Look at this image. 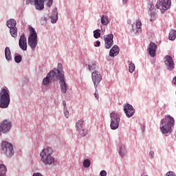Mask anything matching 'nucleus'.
<instances>
[{
    "label": "nucleus",
    "mask_w": 176,
    "mask_h": 176,
    "mask_svg": "<svg viewBox=\"0 0 176 176\" xmlns=\"http://www.w3.org/2000/svg\"><path fill=\"white\" fill-rule=\"evenodd\" d=\"M5 57L7 61H12V53L9 47L5 48Z\"/></svg>",
    "instance_id": "b1692460"
},
{
    "label": "nucleus",
    "mask_w": 176,
    "mask_h": 176,
    "mask_svg": "<svg viewBox=\"0 0 176 176\" xmlns=\"http://www.w3.org/2000/svg\"><path fill=\"white\" fill-rule=\"evenodd\" d=\"M47 20H49V16H41L40 19V23L41 25H46V24H47Z\"/></svg>",
    "instance_id": "2f4dec72"
},
{
    "label": "nucleus",
    "mask_w": 176,
    "mask_h": 176,
    "mask_svg": "<svg viewBox=\"0 0 176 176\" xmlns=\"http://www.w3.org/2000/svg\"><path fill=\"white\" fill-rule=\"evenodd\" d=\"M94 46L96 47H100V45H101V42H100V41H96L94 43Z\"/></svg>",
    "instance_id": "a19ab883"
},
{
    "label": "nucleus",
    "mask_w": 176,
    "mask_h": 176,
    "mask_svg": "<svg viewBox=\"0 0 176 176\" xmlns=\"http://www.w3.org/2000/svg\"><path fill=\"white\" fill-rule=\"evenodd\" d=\"M1 151L2 153L6 155L7 157H12L14 155L13 144L8 141H3L1 142Z\"/></svg>",
    "instance_id": "39448f33"
},
{
    "label": "nucleus",
    "mask_w": 176,
    "mask_h": 176,
    "mask_svg": "<svg viewBox=\"0 0 176 176\" xmlns=\"http://www.w3.org/2000/svg\"><path fill=\"white\" fill-rule=\"evenodd\" d=\"M105 49H111L113 46V34H109L104 36Z\"/></svg>",
    "instance_id": "2eb2a0df"
},
{
    "label": "nucleus",
    "mask_w": 176,
    "mask_h": 176,
    "mask_svg": "<svg viewBox=\"0 0 176 176\" xmlns=\"http://www.w3.org/2000/svg\"><path fill=\"white\" fill-rule=\"evenodd\" d=\"M149 12L148 14L150 15V21L152 23L156 20V8H155V6L153 4L150 3L148 5Z\"/></svg>",
    "instance_id": "a211bd4d"
},
{
    "label": "nucleus",
    "mask_w": 176,
    "mask_h": 176,
    "mask_svg": "<svg viewBox=\"0 0 176 176\" xmlns=\"http://www.w3.org/2000/svg\"><path fill=\"white\" fill-rule=\"evenodd\" d=\"M127 23H128V24H131V20H130V19H129L128 21H127Z\"/></svg>",
    "instance_id": "8fccbe9b"
},
{
    "label": "nucleus",
    "mask_w": 176,
    "mask_h": 176,
    "mask_svg": "<svg viewBox=\"0 0 176 176\" xmlns=\"http://www.w3.org/2000/svg\"><path fill=\"white\" fill-rule=\"evenodd\" d=\"M120 52V48H119V46H118V45H115L110 50L109 56L110 57H116V56L119 54Z\"/></svg>",
    "instance_id": "412c9836"
},
{
    "label": "nucleus",
    "mask_w": 176,
    "mask_h": 176,
    "mask_svg": "<svg viewBox=\"0 0 176 176\" xmlns=\"http://www.w3.org/2000/svg\"><path fill=\"white\" fill-rule=\"evenodd\" d=\"M30 34L28 38V45L31 48L32 52H35L36 46H38V34L32 26L29 27Z\"/></svg>",
    "instance_id": "20e7f679"
},
{
    "label": "nucleus",
    "mask_w": 176,
    "mask_h": 176,
    "mask_svg": "<svg viewBox=\"0 0 176 176\" xmlns=\"http://www.w3.org/2000/svg\"><path fill=\"white\" fill-rule=\"evenodd\" d=\"M16 24L17 22L13 19H10V20L7 21L6 23V25L8 27V28H16Z\"/></svg>",
    "instance_id": "a878e982"
},
{
    "label": "nucleus",
    "mask_w": 176,
    "mask_h": 176,
    "mask_svg": "<svg viewBox=\"0 0 176 176\" xmlns=\"http://www.w3.org/2000/svg\"><path fill=\"white\" fill-rule=\"evenodd\" d=\"M123 111L126 116V118H133L135 114V109L133 107V105L129 103L124 104L123 105Z\"/></svg>",
    "instance_id": "f8f14e48"
},
{
    "label": "nucleus",
    "mask_w": 176,
    "mask_h": 176,
    "mask_svg": "<svg viewBox=\"0 0 176 176\" xmlns=\"http://www.w3.org/2000/svg\"><path fill=\"white\" fill-rule=\"evenodd\" d=\"M142 26V24L141 23V21H137L135 23V28H134V25H132V29L131 31L134 32V34H140L142 31V29L141 27Z\"/></svg>",
    "instance_id": "aec40b11"
},
{
    "label": "nucleus",
    "mask_w": 176,
    "mask_h": 176,
    "mask_svg": "<svg viewBox=\"0 0 176 176\" xmlns=\"http://www.w3.org/2000/svg\"><path fill=\"white\" fill-rule=\"evenodd\" d=\"M127 2H129V0H122L123 5H126V3H127Z\"/></svg>",
    "instance_id": "09e8293b"
},
{
    "label": "nucleus",
    "mask_w": 176,
    "mask_h": 176,
    "mask_svg": "<svg viewBox=\"0 0 176 176\" xmlns=\"http://www.w3.org/2000/svg\"><path fill=\"white\" fill-rule=\"evenodd\" d=\"M82 164L85 168H89V167H90V164H91L90 160H89V159L84 160Z\"/></svg>",
    "instance_id": "f704fd0d"
},
{
    "label": "nucleus",
    "mask_w": 176,
    "mask_h": 176,
    "mask_svg": "<svg viewBox=\"0 0 176 176\" xmlns=\"http://www.w3.org/2000/svg\"><path fill=\"white\" fill-rule=\"evenodd\" d=\"M40 160L44 166H53L56 163V158L53 157V148L47 147L40 152Z\"/></svg>",
    "instance_id": "f03ea898"
},
{
    "label": "nucleus",
    "mask_w": 176,
    "mask_h": 176,
    "mask_svg": "<svg viewBox=\"0 0 176 176\" xmlns=\"http://www.w3.org/2000/svg\"><path fill=\"white\" fill-rule=\"evenodd\" d=\"M10 104V91L8 87H3L0 91V108L5 109Z\"/></svg>",
    "instance_id": "7ed1b4c3"
},
{
    "label": "nucleus",
    "mask_w": 176,
    "mask_h": 176,
    "mask_svg": "<svg viewBox=\"0 0 176 176\" xmlns=\"http://www.w3.org/2000/svg\"><path fill=\"white\" fill-rule=\"evenodd\" d=\"M88 133H89V131L86 129H84L81 131H80V135H81V137H86Z\"/></svg>",
    "instance_id": "e433bc0d"
},
{
    "label": "nucleus",
    "mask_w": 176,
    "mask_h": 176,
    "mask_svg": "<svg viewBox=\"0 0 176 176\" xmlns=\"http://www.w3.org/2000/svg\"><path fill=\"white\" fill-rule=\"evenodd\" d=\"M22 60H23V57L20 54L16 55L14 56V61L15 63H16V64H20V62L22 61Z\"/></svg>",
    "instance_id": "c9c22d12"
},
{
    "label": "nucleus",
    "mask_w": 176,
    "mask_h": 176,
    "mask_svg": "<svg viewBox=\"0 0 176 176\" xmlns=\"http://www.w3.org/2000/svg\"><path fill=\"white\" fill-rule=\"evenodd\" d=\"M46 2V6L47 8H52L53 5V0H44V3Z\"/></svg>",
    "instance_id": "4c0bfd02"
},
{
    "label": "nucleus",
    "mask_w": 176,
    "mask_h": 176,
    "mask_svg": "<svg viewBox=\"0 0 176 176\" xmlns=\"http://www.w3.org/2000/svg\"><path fill=\"white\" fill-rule=\"evenodd\" d=\"M76 128L77 131H79L80 130H82V129H83V121L82 120H78L76 123Z\"/></svg>",
    "instance_id": "473e14b6"
},
{
    "label": "nucleus",
    "mask_w": 176,
    "mask_h": 176,
    "mask_svg": "<svg viewBox=\"0 0 176 176\" xmlns=\"http://www.w3.org/2000/svg\"><path fill=\"white\" fill-rule=\"evenodd\" d=\"M149 156H151V157H152V159H153L155 157V152L153 151H150L149 152Z\"/></svg>",
    "instance_id": "79ce46f5"
},
{
    "label": "nucleus",
    "mask_w": 176,
    "mask_h": 176,
    "mask_svg": "<svg viewBox=\"0 0 176 176\" xmlns=\"http://www.w3.org/2000/svg\"><path fill=\"white\" fill-rule=\"evenodd\" d=\"M98 66H97V62L93 60L91 62H90L88 65V69L89 71L91 72V71H96V69H97Z\"/></svg>",
    "instance_id": "bb28decb"
},
{
    "label": "nucleus",
    "mask_w": 176,
    "mask_h": 176,
    "mask_svg": "<svg viewBox=\"0 0 176 176\" xmlns=\"http://www.w3.org/2000/svg\"><path fill=\"white\" fill-rule=\"evenodd\" d=\"M166 176H176V175H175V173H174L173 171H168V173H166Z\"/></svg>",
    "instance_id": "ea45409f"
},
{
    "label": "nucleus",
    "mask_w": 176,
    "mask_h": 176,
    "mask_svg": "<svg viewBox=\"0 0 176 176\" xmlns=\"http://www.w3.org/2000/svg\"><path fill=\"white\" fill-rule=\"evenodd\" d=\"M100 176H106L107 175V170H101L100 173Z\"/></svg>",
    "instance_id": "37998d69"
},
{
    "label": "nucleus",
    "mask_w": 176,
    "mask_h": 176,
    "mask_svg": "<svg viewBox=\"0 0 176 176\" xmlns=\"http://www.w3.org/2000/svg\"><path fill=\"white\" fill-rule=\"evenodd\" d=\"M10 34L12 38H17V28H10Z\"/></svg>",
    "instance_id": "7c9ffc66"
},
{
    "label": "nucleus",
    "mask_w": 176,
    "mask_h": 176,
    "mask_svg": "<svg viewBox=\"0 0 176 176\" xmlns=\"http://www.w3.org/2000/svg\"><path fill=\"white\" fill-rule=\"evenodd\" d=\"M164 63L168 71H173L174 68H175V63H174L173 57L170 55H166L164 56Z\"/></svg>",
    "instance_id": "9b49d317"
},
{
    "label": "nucleus",
    "mask_w": 176,
    "mask_h": 176,
    "mask_svg": "<svg viewBox=\"0 0 176 176\" xmlns=\"http://www.w3.org/2000/svg\"><path fill=\"white\" fill-rule=\"evenodd\" d=\"M51 23L52 24H56L57 21L58 20V12H57V8H55L50 16Z\"/></svg>",
    "instance_id": "4be33fe9"
},
{
    "label": "nucleus",
    "mask_w": 176,
    "mask_h": 176,
    "mask_svg": "<svg viewBox=\"0 0 176 176\" xmlns=\"http://www.w3.org/2000/svg\"><path fill=\"white\" fill-rule=\"evenodd\" d=\"M19 46L21 50L23 52L27 51V37H25V34L24 33H22L20 36L19 40Z\"/></svg>",
    "instance_id": "dca6fc26"
},
{
    "label": "nucleus",
    "mask_w": 176,
    "mask_h": 176,
    "mask_svg": "<svg viewBox=\"0 0 176 176\" xmlns=\"http://www.w3.org/2000/svg\"><path fill=\"white\" fill-rule=\"evenodd\" d=\"M101 30L97 29L94 31V37L95 39H98L101 36Z\"/></svg>",
    "instance_id": "72a5a7b5"
},
{
    "label": "nucleus",
    "mask_w": 176,
    "mask_h": 176,
    "mask_svg": "<svg viewBox=\"0 0 176 176\" xmlns=\"http://www.w3.org/2000/svg\"><path fill=\"white\" fill-rule=\"evenodd\" d=\"M141 130L144 133L145 131V125L144 124H141Z\"/></svg>",
    "instance_id": "a18cd8bd"
},
{
    "label": "nucleus",
    "mask_w": 176,
    "mask_h": 176,
    "mask_svg": "<svg viewBox=\"0 0 176 176\" xmlns=\"http://www.w3.org/2000/svg\"><path fill=\"white\" fill-rule=\"evenodd\" d=\"M63 113L66 119H68V118H69V111H68V108L63 109Z\"/></svg>",
    "instance_id": "58836bf2"
},
{
    "label": "nucleus",
    "mask_w": 176,
    "mask_h": 176,
    "mask_svg": "<svg viewBox=\"0 0 176 176\" xmlns=\"http://www.w3.org/2000/svg\"><path fill=\"white\" fill-rule=\"evenodd\" d=\"M102 25H108L109 24V17L107 15H102L100 17Z\"/></svg>",
    "instance_id": "393cba45"
},
{
    "label": "nucleus",
    "mask_w": 176,
    "mask_h": 176,
    "mask_svg": "<svg viewBox=\"0 0 176 176\" xmlns=\"http://www.w3.org/2000/svg\"><path fill=\"white\" fill-rule=\"evenodd\" d=\"M57 80H59V85L60 87V91L65 94L67 93V90L69 89V86L65 82V76H60V77L57 78Z\"/></svg>",
    "instance_id": "ddd939ff"
},
{
    "label": "nucleus",
    "mask_w": 176,
    "mask_h": 176,
    "mask_svg": "<svg viewBox=\"0 0 176 176\" xmlns=\"http://www.w3.org/2000/svg\"><path fill=\"white\" fill-rule=\"evenodd\" d=\"M32 176H43V175H42V174L39 173H34Z\"/></svg>",
    "instance_id": "de8ad7c7"
},
{
    "label": "nucleus",
    "mask_w": 176,
    "mask_h": 176,
    "mask_svg": "<svg viewBox=\"0 0 176 176\" xmlns=\"http://www.w3.org/2000/svg\"><path fill=\"white\" fill-rule=\"evenodd\" d=\"M120 123V115L119 113L112 111L110 113V128L111 130H118L119 129V124Z\"/></svg>",
    "instance_id": "423d86ee"
},
{
    "label": "nucleus",
    "mask_w": 176,
    "mask_h": 176,
    "mask_svg": "<svg viewBox=\"0 0 176 176\" xmlns=\"http://www.w3.org/2000/svg\"><path fill=\"white\" fill-rule=\"evenodd\" d=\"M94 96L95 98H96V100H98V92H97V91H96Z\"/></svg>",
    "instance_id": "49530a36"
},
{
    "label": "nucleus",
    "mask_w": 176,
    "mask_h": 176,
    "mask_svg": "<svg viewBox=\"0 0 176 176\" xmlns=\"http://www.w3.org/2000/svg\"><path fill=\"white\" fill-rule=\"evenodd\" d=\"M175 124V120L173 116L170 115L165 116V117L161 120L160 124V130L162 134L166 135V137H167L168 134H171Z\"/></svg>",
    "instance_id": "f257e3e1"
},
{
    "label": "nucleus",
    "mask_w": 176,
    "mask_h": 176,
    "mask_svg": "<svg viewBox=\"0 0 176 176\" xmlns=\"http://www.w3.org/2000/svg\"><path fill=\"white\" fill-rule=\"evenodd\" d=\"M156 50H157V45L153 42H150L147 52L151 57H155L156 56Z\"/></svg>",
    "instance_id": "f3484780"
},
{
    "label": "nucleus",
    "mask_w": 176,
    "mask_h": 176,
    "mask_svg": "<svg viewBox=\"0 0 176 176\" xmlns=\"http://www.w3.org/2000/svg\"><path fill=\"white\" fill-rule=\"evenodd\" d=\"M52 82H57V76L54 72H50L47 73L46 77L43 79V85H44L45 87H48Z\"/></svg>",
    "instance_id": "9d476101"
},
{
    "label": "nucleus",
    "mask_w": 176,
    "mask_h": 176,
    "mask_svg": "<svg viewBox=\"0 0 176 176\" xmlns=\"http://www.w3.org/2000/svg\"><path fill=\"white\" fill-rule=\"evenodd\" d=\"M118 153L121 157H124V156H126V153H127V149H126V146L124 144H120Z\"/></svg>",
    "instance_id": "5701e85b"
},
{
    "label": "nucleus",
    "mask_w": 176,
    "mask_h": 176,
    "mask_svg": "<svg viewBox=\"0 0 176 176\" xmlns=\"http://www.w3.org/2000/svg\"><path fill=\"white\" fill-rule=\"evenodd\" d=\"M26 5H33L36 10L42 12L45 9V0H26Z\"/></svg>",
    "instance_id": "1a4fd4ad"
},
{
    "label": "nucleus",
    "mask_w": 176,
    "mask_h": 176,
    "mask_svg": "<svg viewBox=\"0 0 176 176\" xmlns=\"http://www.w3.org/2000/svg\"><path fill=\"white\" fill-rule=\"evenodd\" d=\"M91 78H92V81L94 82V86L95 89H97V87L98 86V85H100V82L102 80V77H101V74H100V72L95 71L92 72Z\"/></svg>",
    "instance_id": "4468645a"
},
{
    "label": "nucleus",
    "mask_w": 176,
    "mask_h": 176,
    "mask_svg": "<svg viewBox=\"0 0 176 176\" xmlns=\"http://www.w3.org/2000/svg\"><path fill=\"white\" fill-rule=\"evenodd\" d=\"M51 72H54L56 78H60V76H65L64 75V70H63V65L61 63L58 64L57 69H54Z\"/></svg>",
    "instance_id": "6ab92c4d"
},
{
    "label": "nucleus",
    "mask_w": 176,
    "mask_h": 176,
    "mask_svg": "<svg viewBox=\"0 0 176 176\" xmlns=\"http://www.w3.org/2000/svg\"><path fill=\"white\" fill-rule=\"evenodd\" d=\"M129 63V72L133 74L135 71V65L131 60L128 61Z\"/></svg>",
    "instance_id": "c756f323"
},
{
    "label": "nucleus",
    "mask_w": 176,
    "mask_h": 176,
    "mask_svg": "<svg viewBox=\"0 0 176 176\" xmlns=\"http://www.w3.org/2000/svg\"><path fill=\"white\" fill-rule=\"evenodd\" d=\"M156 8L160 9L163 14L166 10H168L171 8V0H159L157 2Z\"/></svg>",
    "instance_id": "0eeeda50"
},
{
    "label": "nucleus",
    "mask_w": 176,
    "mask_h": 176,
    "mask_svg": "<svg viewBox=\"0 0 176 176\" xmlns=\"http://www.w3.org/2000/svg\"><path fill=\"white\" fill-rule=\"evenodd\" d=\"M12 130V121L4 120L0 123V135L1 134H9Z\"/></svg>",
    "instance_id": "6e6552de"
},
{
    "label": "nucleus",
    "mask_w": 176,
    "mask_h": 176,
    "mask_svg": "<svg viewBox=\"0 0 176 176\" xmlns=\"http://www.w3.org/2000/svg\"><path fill=\"white\" fill-rule=\"evenodd\" d=\"M8 171V168L6 166L3 164H0V176H6V172Z\"/></svg>",
    "instance_id": "cd10ccee"
},
{
    "label": "nucleus",
    "mask_w": 176,
    "mask_h": 176,
    "mask_svg": "<svg viewBox=\"0 0 176 176\" xmlns=\"http://www.w3.org/2000/svg\"><path fill=\"white\" fill-rule=\"evenodd\" d=\"M175 38H176V30L172 29L169 32L168 39L169 41H175Z\"/></svg>",
    "instance_id": "c85d7f7f"
},
{
    "label": "nucleus",
    "mask_w": 176,
    "mask_h": 176,
    "mask_svg": "<svg viewBox=\"0 0 176 176\" xmlns=\"http://www.w3.org/2000/svg\"><path fill=\"white\" fill-rule=\"evenodd\" d=\"M63 109H67L68 108L67 107V102H65V100H63Z\"/></svg>",
    "instance_id": "c03bdc74"
}]
</instances>
